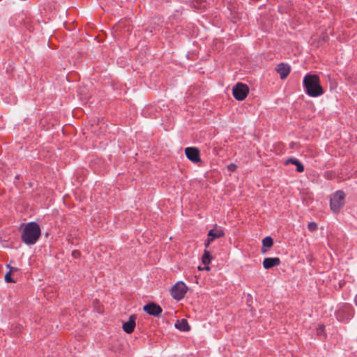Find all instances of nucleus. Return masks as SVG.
Segmentation results:
<instances>
[{"mask_svg":"<svg viewBox=\"0 0 357 357\" xmlns=\"http://www.w3.org/2000/svg\"><path fill=\"white\" fill-rule=\"evenodd\" d=\"M303 85L305 93L310 97H318L324 93L317 75L307 74L303 78Z\"/></svg>","mask_w":357,"mask_h":357,"instance_id":"1","label":"nucleus"},{"mask_svg":"<svg viewBox=\"0 0 357 357\" xmlns=\"http://www.w3.org/2000/svg\"><path fill=\"white\" fill-rule=\"evenodd\" d=\"M22 226H24L21 234L22 241L26 245L35 244L41 235L39 225L35 222H31Z\"/></svg>","mask_w":357,"mask_h":357,"instance_id":"2","label":"nucleus"},{"mask_svg":"<svg viewBox=\"0 0 357 357\" xmlns=\"http://www.w3.org/2000/svg\"><path fill=\"white\" fill-rule=\"evenodd\" d=\"M354 314L353 307L349 303L341 304L335 312V316L340 321H348Z\"/></svg>","mask_w":357,"mask_h":357,"instance_id":"3","label":"nucleus"},{"mask_svg":"<svg viewBox=\"0 0 357 357\" xmlns=\"http://www.w3.org/2000/svg\"><path fill=\"white\" fill-rule=\"evenodd\" d=\"M345 194L342 190L337 191L331 199V209L335 213L340 212L344 205Z\"/></svg>","mask_w":357,"mask_h":357,"instance_id":"4","label":"nucleus"},{"mask_svg":"<svg viewBox=\"0 0 357 357\" xmlns=\"http://www.w3.org/2000/svg\"><path fill=\"white\" fill-rule=\"evenodd\" d=\"M188 290V287L183 282H176L171 289L170 294L176 301L182 300Z\"/></svg>","mask_w":357,"mask_h":357,"instance_id":"5","label":"nucleus"},{"mask_svg":"<svg viewBox=\"0 0 357 357\" xmlns=\"http://www.w3.org/2000/svg\"><path fill=\"white\" fill-rule=\"evenodd\" d=\"M249 93V88L245 84L238 82L232 89V93L237 100H243Z\"/></svg>","mask_w":357,"mask_h":357,"instance_id":"6","label":"nucleus"},{"mask_svg":"<svg viewBox=\"0 0 357 357\" xmlns=\"http://www.w3.org/2000/svg\"><path fill=\"white\" fill-rule=\"evenodd\" d=\"M185 153L188 160L194 163H199L202 162L200 158V151L196 147H187L185 149Z\"/></svg>","mask_w":357,"mask_h":357,"instance_id":"7","label":"nucleus"},{"mask_svg":"<svg viewBox=\"0 0 357 357\" xmlns=\"http://www.w3.org/2000/svg\"><path fill=\"white\" fill-rule=\"evenodd\" d=\"M143 310L149 314L155 317H158L162 312V307L154 303H150L145 305Z\"/></svg>","mask_w":357,"mask_h":357,"instance_id":"8","label":"nucleus"},{"mask_svg":"<svg viewBox=\"0 0 357 357\" xmlns=\"http://www.w3.org/2000/svg\"><path fill=\"white\" fill-rule=\"evenodd\" d=\"M277 73L280 74V78L282 79H284L287 77V76L289 75L291 71L290 66L284 63H280L278 64L275 68Z\"/></svg>","mask_w":357,"mask_h":357,"instance_id":"9","label":"nucleus"},{"mask_svg":"<svg viewBox=\"0 0 357 357\" xmlns=\"http://www.w3.org/2000/svg\"><path fill=\"white\" fill-rule=\"evenodd\" d=\"M135 320L136 316L135 314L130 316L129 320L123 323L122 326L123 330L128 334L132 333L136 326Z\"/></svg>","mask_w":357,"mask_h":357,"instance_id":"10","label":"nucleus"},{"mask_svg":"<svg viewBox=\"0 0 357 357\" xmlns=\"http://www.w3.org/2000/svg\"><path fill=\"white\" fill-rule=\"evenodd\" d=\"M281 261L279 257H267L263 261V266L266 269H270L280 264Z\"/></svg>","mask_w":357,"mask_h":357,"instance_id":"11","label":"nucleus"},{"mask_svg":"<svg viewBox=\"0 0 357 357\" xmlns=\"http://www.w3.org/2000/svg\"><path fill=\"white\" fill-rule=\"evenodd\" d=\"M225 236L224 230L217 225L212 229H211L208 233V236L210 237L211 240H215V238H219L223 237Z\"/></svg>","mask_w":357,"mask_h":357,"instance_id":"12","label":"nucleus"},{"mask_svg":"<svg viewBox=\"0 0 357 357\" xmlns=\"http://www.w3.org/2000/svg\"><path fill=\"white\" fill-rule=\"evenodd\" d=\"M293 164L296 166V171L298 172H303L304 171V166L303 164L296 158H290L285 162V165Z\"/></svg>","mask_w":357,"mask_h":357,"instance_id":"13","label":"nucleus"},{"mask_svg":"<svg viewBox=\"0 0 357 357\" xmlns=\"http://www.w3.org/2000/svg\"><path fill=\"white\" fill-rule=\"evenodd\" d=\"M263 248H261V253L265 254L268 252L267 248H271L273 245V240L271 236H266L262 240Z\"/></svg>","mask_w":357,"mask_h":357,"instance_id":"14","label":"nucleus"},{"mask_svg":"<svg viewBox=\"0 0 357 357\" xmlns=\"http://www.w3.org/2000/svg\"><path fill=\"white\" fill-rule=\"evenodd\" d=\"M175 326L181 331H188L190 329L187 320L185 319L178 321V323L175 324Z\"/></svg>","mask_w":357,"mask_h":357,"instance_id":"15","label":"nucleus"},{"mask_svg":"<svg viewBox=\"0 0 357 357\" xmlns=\"http://www.w3.org/2000/svg\"><path fill=\"white\" fill-rule=\"evenodd\" d=\"M211 259L212 257L211 255L210 252L207 250H205L202 257V263L204 265H208L211 263Z\"/></svg>","mask_w":357,"mask_h":357,"instance_id":"16","label":"nucleus"},{"mask_svg":"<svg viewBox=\"0 0 357 357\" xmlns=\"http://www.w3.org/2000/svg\"><path fill=\"white\" fill-rule=\"evenodd\" d=\"M307 228L310 231H314L316 230H317L318 229V225L316 222H311L308 224L307 225Z\"/></svg>","mask_w":357,"mask_h":357,"instance_id":"17","label":"nucleus"},{"mask_svg":"<svg viewBox=\"0 0 357 357\" xmlns=\"http://www.w3.org/2000/svg\"><path fill=\"white\" fill-rule=\"evenodd\" d=\"M5 281L8 283H14L15 282V281L11 278V273L10 271H8L6 275H5Z\"/></svg>","mask_w":357,"mask_h":357,"instance_id":"18","label":"nucleus"},{"mask_svg":"<svg viewBox=\"0 0 357 357\" xmlns=\"http://www.w3.org/2000/svg\"><path fill=\"white\" fill-rule=\"evenodd\" d=\"M325 326L324 325H319L317 328V335H322L324 333Z\"/></svg>","mask_w":357,"mask_h":357,"instance_id":"19","label":"nucleus"},{"mask_svg":"<svg viewBox=\"0 0 357 357\" xmlns=\"http://www.w3.org/2000/svg\"><path fill=\"white\" fill-rule=\"evenodd\" d=\"M22 328L21 325H16L15 327L12 328V331L14 333H19L21 332Z\"/></svg>","mask_w":357,"mask_h":357,"instance_id":"20","label":"nucleus"},{"mask_svg":"<svg viewBox=\"0 0 357 357\" xmlns=\"http://www.w3.org/2000/svg\"><path fill=\"white\" fill-rule=\"evenodd\" d=\"M227 169H228V170H229L230 172H234V171H236V169H237V165H235V164L231 163V164H230V165H229L227 166Z\"/></svg>","mask_w":357,"mask_h":357,"instance_id":"21","label":"nucleus"},{"mask_svg":"<svg viewBox=\"0 0 357 357\" xmlns=\"http://www.w3.org/2000/svg\"><path fill=\"white\" fill-rule=\"evenodd\" d=\"M213 241V240H211L210 239V237L208 236L207 239L205 241V243H204V246H205V250H207V248L209 247L210 244Z\"/></svg>","mask_w":357,"mask_h":357,"instance_id":"22","label":"nucleus"},{"mask_svg":"<svg viewBox=\"0 0 357 357\" xmlns=\"http://www.w3.org/2000/svg\"><path fill=\"white\" fill-rule=\"evenodd\" d=\"M72 256L74 257V258H79L80 256H81V253L79 250H73L72 252Z\"/></svg>","mask_w":357,"mask_h":357,"instance_id":"23","label":"nucleus"},{"mask_svg":"<svg viewBox=\"0 0 357 357\" xmlns=\"http://www.w3.org/2000/svg\"><path fill=\"white\" fill-rule=\"evenodd\" d=\"M332 174H333L332 172H326L324 174V177L326 178L327 179H331L332 178Z\"/></svg>","mask_w":357,"mask_h":357,"instance_id":"24","label":"nucleus"},{"mask_svg":"<svg viewBox=\"0 0 357 357\" xmlns=\"http://www.w3.org/2000/svg\"><path fill=\"white\" fill-rule=\"evenodd\" d=\"M7 267L10 269L9 271H10L11 273L18 270L17 268L10 266L9 264L7 265Z\"/></svg>","mask_w":357,"mask_h":357,"instance_id":"25","label":"nucleus"},{"mask_svg":"<svg viewBox=\"0 0 357 357\" xmlns=\"http://www.w3.org/2000/svg\"><path fill=\"white\" fill-rule=\"evenodd\" d=\"M354 301H355L356 305H357V295L355 297Z\"/></svg>","mask_w":357,"mask_h":357,"instance_id":"26","label":"nucleus"},{"mask_svg":"<svg viewBox=\"0 0 357 357\" xmlns=\"http://www.w3.org/2000/svg\"><path fill=\"white\" fill-rule=\"evenodd\" d=\"M206 270H209V269H210V268H209L208 266H207V267L206 268Z\"/></svg>","mask_w":357,"mask_h":357,"instance_id":"27","label":"nucleus"}]
</instances>
